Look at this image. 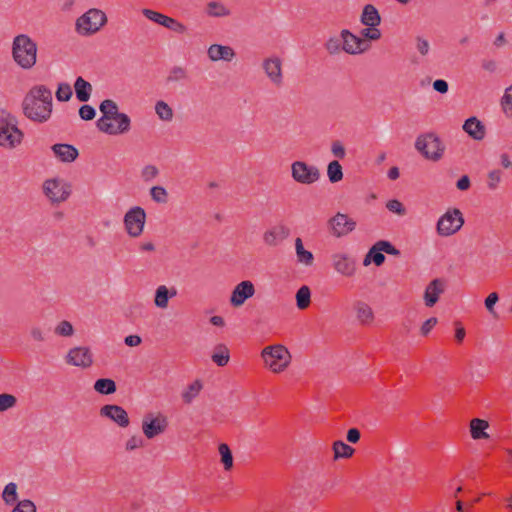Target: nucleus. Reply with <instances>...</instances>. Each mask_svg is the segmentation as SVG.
Returning a JSON list of instances; mask_svg holds the SVG:
<instances>
[{"label": "nucleus", "instance_id": "79ce46f5", "mask_svg": "<svg viewBox=\"0 0 512 512\" xmlns=\"http://www.w3.org/2000/svg\"><path fill=\"white\" fill-rule=\"evenodd\" d=\"M207 8V13L213 17H223L230 14V10L228 8L215 1L209 2Z\"/></svg>", "mask_w": 512, "mask_h": 512}, {"label": "nucleus", "instance_id": "e433bc0d", "mask_svg": "<svg viewBox=\"0 0 512 512\" xmlns=\"http://www.w3.org/2000/svg\"><path fill=\"white\" fill-rule=\"evenodd\" d=\"M327 176L331 183H337L343 179V169L337 160H333L328 164Z\"/></svg>", "mask_w": 512, "mask_h": 512}, {"label": "nucleus", "instance_id": "bf43d9fd", "mask_svg": "<svg viewBox=\"0 0 512 512\" xmlns=\"http://www.w3.org/2000/svg\"><path fill=\"white\" fill-rule=\"evenodd\" d=\"M332 154L339 159H343L346 155V150L341 141L335 140L331 144Z\"/></svg>", "mask_w": 512, "mask_h": 512}, {"label": "nucleus", "instance_id": "39448f33", "mask_svg": "<svg viewBox=\"0 0 512 512\" xmlns=\"http://www.w3.org/2000/svg\"><path fill=\"white\" fill-rule=\"evenodd\" d=\"M415 149L425 159L437 162L443 157L445 145L435 133L429 132L416 138Z\"/></svg>", "mask_w": 512, "mask_h": 512}, {"label": "nucleus", "instance_id": "c85d7f7f", "mask_svg": "<svg viewBox=\"0 0 512 512\" xmlns=\"http://www.w3.org/2000/svg\"><path fill=\"white\" fill-rule=\"evenodd\" d=\"M354 310L356 312L357 319L362 324H369L374 319V313L372 311V308L363 301H357L354 304Z\"/></svg>", "mask_w": 512, "mask_h": 512}, {"label": "nucleus", "instance_id": "09e8293b", "mask_svg": "<svg viewBox=\"0 0 512 512\" xmlns=\"http://www.w3.org/2000/svg\"><path fill=\"white\" fill-rule=\"evenodd\" d=\"M17 403V399L12 394L2 393L0 394V411L4 412L13 408Z\"/></svg>", "mask_w": 512, "mask_h": 512}, {"label": "nucleus", "instance_id": "c03bdc74", "mask_svg": "<svg viewBox=\"0 0 512 512\" xmlns=\"http://www.w3.org/2000/svg\"><path fill=\"white\" fill-rule=\"evenodd\" d=\"M502 179V171L500 169H494L487 174V187L491 191H495Z\"/></svg>", "mask_w": 512, "mask_h": 512}, {"label": "nucleus", "instance_id": "4d7b16f0", "mask_svg": "<svg viewBox=\"0 0 512 512\" xmlns=\"http://www.w3.org/2000/svg\"><path fill=\"white\" fill-rule=\"evenodd\" d=\"M361 38L367 40H378L381 37V32L376 27L364 28L361 30Z\"/></svg>", "mask_w": 512, "mask_h": 512}, {"label": "nucleus", "instance_id": "2f4dec72", "mask_svg": "<svg viewBox=\"0 0 512 512\" xmlns=\"http://www.w3.org/2000/svg\"><path fill=\"white\" fill-rule=\"evenodd\" d=\"M212 361L218 366L223 367L227 365L230 359L229 349L224 344H218L214 348V352L211 356Z\"/></svg>", "mask_w": 512, "mask_h": 512}, {"label": "nucleus", "instance_id": "1a4fd4ad", "mask_svg": "<svg viewBox=\"0 0 512 512\" xmlns=\"http://www.w3.org/2000/svg\"><path fill=\"white\" fill-rule=\"evenodd\" d=\"M291 176L294 181L304 185L317 182L321 173L318 167L309 165L304 161H295L291 164Z\"/></svg>", "mask_w": 512, "mask_h": 512}, {"label": "nucleus", "instance_id": "423d86ee", "mask_svg": "<svg viewBox=\"0 0 512 512\" xmlns=\"http://www.w3.org/2000/svg\"><path fill=\"white\" fill-rule=\"evenodd\" d=\"M261 357L274 373L283 372L292 360L289 350L281 344L265 347L261 352Z\"/></svg>", "mask_w": 512, "mask_h": 512}, {"label": "nucleus", "instance_id": "a878e982", "mask_svg": "<svg viewBox=\"0 0 512 512\" xmlns=\"http://www.w3.org/2000/svg\"><path fill=\"white\" fill-rule=\"evenodd\" d=\"M76 98L80 102L89 101L92 93V85L82 77H77L74 83Z\"/></svg>", "mask_w": 512, "mask_h": 512}, {"label": "nucleus", "instance_id": "338daca9", "mask_svg": "<svg viewBox=\"0 0 512 512\" xmlns=\"http://www.w3.org/2000/svg\"><path fill=\"white\" fill-rule=\"evenodd\" d=\"M433 89L441 94H445L449 90L448 82L443 79H437L433 82Z\"/></svg>", "mask_w": 512, "mask_h": 512}, {"label": "nucleus", "instance_id": "c9c22d12", "mask_svg": "<svg viewBox=\"0 0 512 512\" xmlns=\"http://www.w3.org/2000/svg\"><path fill=\"white\" fill-rule=\"evenodd\" d=\"M333 451H334V459L337 460L339 458H350L355 449L344 443L341 440H337L333 443Z\"/></svg>", "mask_w": 512, "mask_h": 512}, {"label": "nucleus", "instance_id": "bb28decb", "mask_svg": "<svg viewBox=\"0 0 512 512\" xmlns=\"http://www.w3.org/2000/svg\"><path fill=\"white\" fill-rule=\"evenodd\" d=\"M177 291L175 288L169 290L165 285H161L156 289L154 303L158 308H166L168 306L169 298L176 296Z\"/></svg>", "mask_w": 512, "mask_h": 512}, {"label": "nucleus", "instance_id": "13d9d810", "mask_svg": "<svg viewBox=\"0 0 512 512\" xmlns=\"http://www.w3.org/2000/svg\"><path fill=\"white\" fill-rule=\"evenodd\" d=\"M158 173L159 170L156 166L146 165L141 171V176L145 182H149L157 177Z\"/></svg>", "mask_w": 512, "mask_h": 512}, {"label": "nucleus", "instance_id": "5fc2aeb1", "mask_svg": "<svg viewBox=\"0 0 512 512\" xmlns=\"http://www.w3.org/2000/svg\"><path fill=\"white\" fill-rule=\"evenodd\" d=\"M386 208L390 211V212H393V213H396L398 214L399 216H404L406 214V209L405 207L403 206V204L397 200V199H392V200H389L387 203H386Z\"/></svg>", "mask_w": 512, "mask_h": 512}, {"label": "nucleus", "instance_id": "473e14b6", "mask_svg": "<svg viewBox=\"0 0 512 512\" xmlns=\"http://www.w3.org/2000/svg\"><path fill=\"white\" fill-rule=\"evenodd\" d=\"M189 75L188 71L185 67L182 66H173L169 70V74L166 77L167 84L180 83L188 80Z\"/></svg>", "mask_w": 512, "mask_h": 512}, {"label": "nucleus", "instance_id": "4c0bfd02", "mask_svg": "<svg viewBox=\"0 0 512 512\" xmlns=\"http://www.w3.org/2000/svg\"><path fill=\"white\" fill-rule=\"evenodd\" d=\"M203 385L200 380H195L182 393V399L186 404H190L200 393Z\"/></svg>", "mask_w": 512, "mask_h": 512}, {"label": "nucleus", "instance_id": "4468645a", "mask_svg": "<svg viewBox=\"0 0 512 512\" xmlns=\"http://www.w3.org/2000/svg\"><path fill=\"white\" fill-rule=\"evenodd\" d=\"M329 226L335 237H343L355 229L356 222L346 214L337 213L329 220Z\"/></svg>", "mask_w": 512, "mask_h": 512}, {"label": "nucleus", "instance_id": "e2e57ef3", "mask_svg": "<svg viewBox=\"0 0 512 512\" xmlns=\"http://www.w3.org/2000/svg\"><path fill=\"white\" fill-rule=\"evenodd\" d=\"M143 446V439L140 436L133 435L126 442V450L132 451Z\"/></svg>", "mask_w": 512, "mask_h": 512}, {"label": "nucleus", "instance_id": "b1692460", "mask_svg": "<svg viewBox=\"0 0 512 512\" xmlns=\"http://www.w3.org/2000/svg\"><path fill=\"white\" fill-rule=\"evenodd\" d=\"M51 149L62 162H73L79 155L77 148L70 144H54Z\"/></svg>", "mask_w": 512, "mask_h": 512}, {"label": "nucleus", "instance_id": "37998d69", "mask_svg": "<svg viewBox=\"0 0 512 512\" xmlns=\"http://www.w3.org/2000/svg\"><path fill=\"white\" fill-rule=\"evenodd\" d=\"M142 13L147 19H149L159 25H162L164 27L166 26V23L169 22L170 17H168L162 13H159L157 11H154L151 9H143Z\"/></svg>", "mask_w": 512, "mask_h": 512}, {"label": "nucleus", "instance_id": "ea45409f", "mask_svg": "<svg viewBox=\"0 0 512 512\" xmlns=\"http://www.w3.org/2000/svg\"><path fill=\"white\" fill-rule=\"evenodd\" d=\"M155 111L158 117L163 121H171L173 119L174 114L172 108L162 100L156 103Z\"/></svg>", "mask_w": 512, "mask_h": 512}, {"label": "nucleus", "instance_id": "393cba45", "mask_svg": "<svg viewBox=\"0 0 512 512\" xmlns=\"http://www.w3.org/2000/svg\"><path fill=\"white\" fill-rule=\"evenodd\" d=\"M360 21L365 26L377 27L381 23V17L375 6L367 4L363 8Z\"/></svg>", "mask_w": 512, "mask_h": 512}, {"label": "nucleus", "instance_id": "6ab92c4d", "mask_svg": "<svg viewBox=\"0 0 512 512\" xmlns=\"http://www.w3.org/2000/svg\"><path fill=\"white\" fill-rule=\"evenodd\" d=\"M334 269L343 276L351 277L356 270L355 260L345 253H335L331 256Z\"/></svg>", "mask_w": 512, "mask_h": 512}, {"label": "nucleus", "instance_id": "412c9836", "mask_svg": "<svg viewBox=\"0 0 512 512\" xmlns=\"http://www.w3.org/2000/svg\"><path fill=\"white\" fill-rule=\"evenodd\" d=\"M445 290V281L441 278L432 280L424 292V302L427 307H433L439 300V296Z\"/></svg>", "mask_w": 512, "mask_h": 512}, {"label": "nucleus", "instance_id": "c756f323", "mask_svg": "<svg viewBox=\"0 0 512 512\" xmlns=\"http://www.w3.org/2000/svg\"><path fill=\"white\" fill-rule=\"evenodd\" d=\"M295 251L297 256V261L306 266H311L314 261V256L312 252L306 250L303 246V242L301 238L295 239Z\"/></svg>", "mask_w": 512, "mask_h": 512}, {"label": "nucleus", "instance_id": "69168bd1", "mask_svg": "<svg viewBox=\"0 0 512 512\" xmlns=\"http://www.w3.org/2000/svg\"><path fill=\"white\" fill-rule=\"evenodd\" d=\"M498 300L499 296L496 292L489 294L485 299V307L490 313L494 312V306L498 302Z\"/></svg>", "mask_w": 512, "mask_h": 512}, {"label": "nucleus", "instance_id": "9b49d317", "mask_svg": "<svg viewBox=\"0 0 512 512\" xmlns=\"http://www.w3.org/2000/svg\"><path fill=\"white\" fill-rule=\"evenodd\" d=\"M123 222L130 237H139L146 223V212L142 207L134 206L126 212Z\"/></svg>", "mask_w": 512, "mask_h": 512}, {"label": "nucleus", "instance_id": "7ed1b4c3", "mask_svg": "<svg viewBox=\"0 0 512 512\" xmlns=\"http://www.w3.org/2000/svg\"><path fill=\"white\" fill-rule=\"evenodd\" d=\"M37 43L27 34H19L12 42V59L23 70L32 69L37 63Z\"/></svg>", "mask_w": 512, "mask_h": 512}, {"label": "nucleus", "instance_id": "8fccbe9b", "mask_svg": "<svg viewBox=\"0 0 512 512\" xmlns=\"http://www.w3.org/2000/svg\"><path fill=\"white\" fill-rule=\"evenodd\" d=\"M55 333L60 336L70 337L74 334V328L69 321H61L55 328Z\"/></svg>", "mask_w": 512, "mask_h": 512}, {"label": "nucleus", "instance_id": "a211bd4d", "mask_svg": "<svg viewBox=\"0 0 512 512\" xmlns=\"http://www.w3.org/2000/svg\"><path fill=\"white\" fill-rule=\"evenodd\" d=\"M262 68L270 81L281 86L283 83L282 61L279 57L266 58L262 63Z\"/></svg>", "mask_w": 512, "mask_h": 512}, {"label": "nucleus", "instance_id": "0e129e2a", "mask_svg": "<svg viewBox=\"0 0 512 512\" xmlns=\"http://www.w3.org/2000/svg\"><path fill=\"white\" fill-rule=\"evenodd\" d=\"M438 320L436 317L427 319L421 326L420 332L423 336H427L432 328L437 324Z\"/></svg>", "mask_w": 512, "mask_h": 512}, {"label": "nucleus", "instance_id": "f257e3e1", "mask_svg": "<svg viewBox=\"0 0 512 512\" xmlns=\"http://www.w3.org/2000/svg\"><path fill=\"white\" fill-rule=\"evenodd\" d=\"M52 107V92L45 85L33 86L22 101L23 114L37 123H45L51 118Z\"/></svg>", "mask_w": 512, "mask_h": 512}, {"label": "nucleus", "instance_id": "a18cd8bd", "mask_svg": "<svg viewBox=\"0 0 512 512\" xmlns=\"http://www.w3.org/2000/svg\"><path fill=\"white\" fill-rule=\"evenodd\" d=\"M501 105L504 113L508 117H512V85L506 88L505 93L501 99Z\"/></svg>", "mask_w": 512, "mask_h": 512}, {"label": "nucleus", "instance_id": "ddd939ff", "mask_svg": "<svg viewBox=\"0 0 512 512\" xmlns=\"http://www.w3.org/2000/svg\"><path fill=\"white\" fill-rule=\"evenodd\" d=\"M340 36L343 40L342 50L348 54H361L369 48V44L365 39L354 35L348 29H343Z\"/></svg>", "mask_w": 512, "mask_h": 512}, {"label": "nucleus", "instance_id": "603ef678", "mask_svg": "<svg viewBox=\"0 0 512 512\" xmlns=\"http://www.w3.org/2000/svg\"><path fill=\"white\" fill-rule=\"evenodd\" d=\"M78 113L80 118L84 121L93 120L96 116L95 108L88 104H83L80 106Z\"/></svg>", "mask_w": 512, "mask_h": 512}, {"label": "nucleus", "instance_id": "f8f14e48", "mask_svg": "<svg viewBox=\"0 0 512 512\" xmlns=\"http://www.w3.org/2000/svg\"><path fill=\"white\" fill-rule=\"evenodd\" d=\"M167 426L168 420L161 414L156 417L153 414H147L142 420V430L148 439H153L154 437L164 433Z\"/></svg>", "mask_w": 512, "mask_h": 512}, {"label": "nucleus", "instance_id": "dca6fc26", "mask_svg": "<svg viewBox=\"0 0 512 512\" xmlns=\"http://www.w3.org/2000/svg\"><path fill=\"white\" fill-rule=\"evenodd\" d=\"M254 294V284L249 280L242 281L233 289L230 297V303L233 307H240Z\"/></svg>", "mask_w": 512, "mask_h": 512}, {"label": "nucleus", "instance_id": "5701e85b", "mask_svg": "<svg viewBox=\"0 0 512 512\" xmlns=\"http://www.w3.org/2000/svg\"><path fill=\"white\" fill-rule=\"evenodd\" d=\"M463 130L474 140L481 141L486 135L485 125L475 116L465 120Z\"/></svg>", "mask_w": 512, "mask_h": 512}, {"label": "nucleus", "instance_id": "20e7f679", "mask_svg": "<svg viewBox=\"0 0 512 512\" xmlns=\"http://www.w3.org/2000/svg\"><path fill=\"white\" fill-rule=\"evenodd\" d=\"M17 124V119L11 113L0 109V146L13 149L22 142L24 134Z\"/></svg>", "mask_w": 512, "mask_h": 512}, {"label": "nucleus", "instance_id": "774afa93", "mask_svg": "<svg viewBox=\"0 0 512 512\" xmlns=\"http://www.w3.org/2000/svg\"><path fill=\"white\" fill-rule=\"evenodd\" d=\"M361 433L357 428H351L347 431L346 439L349 443L355 444L360 440Z\"/></svg>", "mask_w": 512, "mask_h": 512}, {"label": "nucleus", "instance_id": "9d476101", "mask_svg": "<svg viewBox=\"0 0 512 512\" xmlns=\"http://www.w3.org/2000/svg\"><path fill=\"white\" fill-rule=\"evenodd\" d=\"M43 192L53 204H58L68 199L71 185L62 179H48L43 184Z\"/></svg>", "mask_w": 512, "mask_h": 512}, {"label": "nucleus", "instance_id": "f704fd0d", "mask_svg": "<svg viewBox=\"0 0 512 512\" xmlns=\"http://www.w3.org/2000/svg\"><path fill=\"white\" fill-rule=\"evenodd\" d=\"M296 305L298 309L304 310L311 303V290L308 286H301L296 292Z\"/></svg>", "mask_w": 512, "mask_h": 512}, {"label": "nucleus", "instance_id": "2eb2a0df", "mask_svg": "<svg viewBox=\"0 0 512 512\" xmlns=\"http://www.w3.org/2000/svg\"><path fill=\"white\" fill-rule=\"evenodd\" d=\"M100 416L110 419L122 428L130 424L128 413L119 405L107 404L102 406L100 408Z\"/></svg>", "mask_w": 512, "mask_h": 512}, {"label": "nucleus", "instance_id": "cd10ccee", "mask_svg": "<svg viewBox=\"0 0 512 512\" xmlns=\"http://www.w3.org/2000/svg\"><path fill=\"white\" fill-rule=\"evenodd\" d=\"M489 427V423L486 420L480 418H474L470 422V433L471 437L475 440L487 439L489 435L485 430Z\"/></svg>", "mask_w": 512, "mask_h": 512}, {"label": "nucleus", "instance_id": "f03ea898", "mask_svg": "<svg viewBox=\"0 0 512 512\" xmlns=\"http://www.w3.org/2000/svg\"><path fill=\"white\" fill-rule=\"evenodd\" d=\"M99 109L102 113V117L96 122L99 131L108 135H121L130 131V117L123 112H119L118 105L114 100H103Z\"/></svg>", "mask_w": 512, "mask_h": 512}, {"label": "nucleus", "instance_id": "f3484780", "mask_svg": "<svg viewBox=\"0 0 512 512\" xmlns=\"http://www.w3.org/2000/svg\"><path fill=\"white\" fill-rule=\"evenodd\" d=\"M66 361L77 367L88 368L93 363L92 353L88 347H74L69 350Z\"/></svg>", "mask_w": 512, "mask_h": 512}, {"label": "nucleus", "instance_id": "0eeeda50", "mask_svg": "<svg viewBox=\"0 0 512 512\" xmlns=\"http://www.w3.org/2000/svg\"><path fill=\"white\" fill-rule=\"evenodd\" d=\"M106 23V14L102 10L92 8L76 20L75 26L79 34L89 36L98 32Z\"/></svg>", "mask_w": 512, "mask_h": 512}, {"label": "nucleus", "instance_id": "58836bf2", "mask_svg": "<svg viewBox=\"0 0 512 512\" xmlns=\"http://www.w3.org/2000/svg\"><path fill=\"white\" fill-rule=\"evenodd\" d=\"M218 449H219V453L221 456V462L224 466V469L226 471L231 470L233 467V455H232V452H231L229 446L225 443H221L219 445Z\"/></svg>", "mask_w": 512, "mask_h": 512}, {"label": "nucleus", "instance_id": "7c9ffc66", "mask_svg": "<svg viewBox=\"0 0 512 512\" xmlns=\"http://www.w3.org/2000/svg\"><path fill=\"white\" fill-rule=\"evenodd\" d=\"M94 390L102 395H111L116 392L117 386L110 378H100L94 383Z\"/></svg>", "mask_w": 512, "mask_h": 512}, {"label": "nucleus", "instance_id": "de8ad7c7", "mask_svg": "<svg viewBox=\"0 0 512 512\" xmlns=\"http://www.w3.org/2000/svg\"><path fill=\"white\" fill-rule=\"evenodd\" d=\"M151 198L157 203H166L168 201V193L162 186H154L150 189Z\"/></svg>", "mask_w": 512, "mask_h": 512}, {"label": "nucleus", "instance_id": "3c124183", "mask_svg": "<svg viewBox=\"0 0 512 512\" xmlns=\"http://www.w3.org/2000/svg\"><path fill=\"white\" fill-rule=\"evenodd\" d=\"M342 45H343L342 38L340 39V38L334 36V37H330L328 39V41L325 44V47L330 54H337L341 51Z\"/></svg>", "mask_w": 512, "mask_h": 512}, {"label": "nucleus", "instance_id": "a19ab883", "mask_svg": "<svg viewBox=\"0 0 512 512\" xmlns=\"http://www.w3.org/2000/svg\"><path fill=\"white\" fill-rule=\"evenodd\" d=\"M2 498L7 505H12L17 501V485L14 482H10L4 487Z\"/></svg>", "mask_w": 512, "mask_h": 512}, {"label": "nucleus", "instance_id": "72a5a7b5", "mask_svg": "<svg viewBox=\"0 0 512 512\" xmlns=\"http://www.w3.org/2000/svg\"><path fill=\"white\" fill-rule=\"evenodd\" d=\"M385 261V256L382 253L377 243H375L365 255L363 264L364 266H368L371 262H374L376 266H381Z\"/></svg>", "mask_w": 512, "mask_h": 512}, {"label": "nucleus", "instance_id": "4be33fe9", "mask_svg": "<svg viewBox=\"0 0 512 512\" xmlns=\"http://www.w3.org/2000/svg\"><path fill=\"white\" fill-rule=\"evenodd\" d=\"M207 55H208V58L213 62H217V61H221V60L230 62L235 58L236 53H235L234 49L230 46L221 45V44H212L209 46V48L207 50Z\"/></svg>", "mask_w": 512, "mask_h": 512}, {"label": "nucleus", "instance_id": "6e6d98bb", "mask_svg": "<svg viewBox=\"0 0 512 512\" xmlns=\"http://www.w3.org/2000/svg\"><path fill=\"white\" fill-rule=\"evenodd\" d=\"M377 243V246L381 249L382 253L385 252L389 255L393 256H400L401 252L396 247H394L389 241L387 240H379Z\"/></svg>", "mask_w": 512, "mask_h": 512}, {"label": "nucleus", "instance_id": "49530a36", "mask_svg": "<svg viewBox=\"0 0 512 512\" xmlns=\"http://www.w3.org/2000/svg\"><path fill=\"white\" fill-rule=\"evenodd\" d=\"M72 97V89L68 83H60L56 91V98L60 102H67Z\"/></svg>", "mask_w": 512, "mask_h": 512}, {"label": "nucleus", "instance_id": "052dcab7", "mask_svg": "<svg viewBox=\"0 0 512 512\" xmlns=\"http://www.w3.org/2000/svg\"><path fill=\"white\" fill-rule=\"evenodd\" d=\"M165 27L179 34H184L187 31L185 25L171 17L169 18V22L166 23Z\"/></svg>", "mask_w": 512, "mask_h": 512}, {"label": "nucleus", "instance_id": "6e6552de", "mask_svg": "<svg viewBox=\"0 0 512 512\" xmlns=\"http://www.w3.org/2000/svg\"><path fill=\"white\" fill-rule=\"evenodd\" d=\"M464 224L462 212L458 208L449 209L437 222V232L441 236H451Z\"/></svg>", "mask_w": 512, "mask_h": 512}, {"label": "nucleus", "instance_id": "aec40b11", "mask_svg": "<svg viewBox=\"0 0 512 512\" xmlns=\"http://www.w3.org/2000/svg\"><path fill=\"white\" fill-rule=\"evenodd\" d=\"M290 235V229L284 224H278L263 233V241L269 247H276Z\"/></svg>", "mask_w": 512, "mask_h": 512}, {"label": "nucleus", "instance_id": "680f3d73", "mask_svg": "<svg viewBox=\"0 0 512 512\" xmlns=\"http://www.w3.org/2000/svg\"><path fill=\"white\" fill-rule=\"evenodd\" d=\"M416 49L422 56H425L429 52L430 44L426 39L422 38L421 36H417L416 37Z\"/></svg>", "mask_w": 512, "mask_h": 512}, {"label": "nucleus", "instance_id": "864d4df0", "mask_svg": "<svg viewBox=\"0 0 512 512\" xmlns=\"http://www.w3.org/2000/svg\"><path fill=\"white\" fill-rule=\"evenodd\" d=\"M11 512H36V506L31 500L24 499L19 501Z\"/></svg>", "mask_w": 512, "mask_h": 512}]
</instances>
